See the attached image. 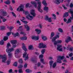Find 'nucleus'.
<instances>
[{
	"label": "nucleus",
	"instance_id": "f257e3e1",
	"mask_svg": "<svg viewBox=\"0 0 73 73\" xmlns=\"http://www.w3.org/2000/svg\"><path fill=\"white\" fill-rule=\"evenodd\" d=\"M31 15H32L33 16H32L29 14L27 15L26 17V18L28 19V20H32L33 19V17H35L36 16V13L35 12V11L33 10H32L30 12Z\"/></svg>",
	"mask_w": 73,
	"mask_h": 73
},
{
	"label": "nucleus",
	"instance_id": "f03ea898",
	"mask_svg": "<svg viewBox=\"0 0 73 73\" xmlns=\"http://www.w3.org/2000/svg\"><path fill=\"white\" fill-rule=\"evenodd\" d=\"M40 0H35L36 1H38L37 2V4L38 5V7H37V9L38 11L39 12L41 13H42L43 12V10L41 9V2L40 1Z\"/></svg>",
	"mask_w": 73,
	"mask_h": 73
},
{
	"label": "nucleus",
	"instance_id": "7ed1b4c3",
	"mask_svg": "<svg viewBox=\"0 0 73 73\" xmlns=\"http://www.w3.org/2000/svg\"><path fill=\"white\" fill-rule=\"evenodd\" d=\"M56 39H57V37H53L52 40V42L54 43V45H57L58 44L62 43V40H58L57 41H56Z\"/></svg>",
	"mask_w": 73,
	"mask_h": 73
},
{
	"label": "nucleus",
	"instance_id": "20e7f679",
	"mask_svg": "<svg viewBox=\"0 0 73 73\" xmlns=\"http://www.w3.org/2000/svg\"><path fill=\"white\" fill-rule=\"evenodd\" d=\"M68 13H70L71 15V17L66 22L67 24H69L70 23H72V20H73V10L72 9H70L68 11Z\"/></svg>",
	"mask_w": 73,
	"mask_h": 73
},
{
	"label": "nucleus",
	"instance_id": "39448f33",
	"mask_svg": "<svg viewBox=\"0 0 73 73\" xmlns=\"http://www.w3.org/2000/svg\"><path fill=\"white\" fill-rule=\"evenodd\" d=\"M24 5H21L19 6V7L17 9V11H19L21 12L22 11L23 12V13H24V12H25V10L24 9ZM19 9H20L19 10Z\"/></svg>",
	"mask_w": 73,
	"mask_h": 73
},
{
	"label": "nucleus",
	"instance_id": "423d86ee",
	"mask_svg": "<svg viewBox=\"0 0 73 73\" xmlns=\"http://www.w3.org/2000/svg\"><path fill=\"white\" fill-rule=\"evenodd\" d=\"M1 58H2V62H3V63H5L6 60H7V57H6V56H5V55H0V60Z\"/></svg>",
	"mask_w": 73,
	"mask_h": 73
},
{
	"label": "nucleus",
	"instance_id": "0eeeda50",
	"mask_svg": "<svg viewBox=\"0 0 73 73\" xmlns=\"http://www.w3.org/2000/svg\"><path fill=\"white\" fill-rule=\"evenodd\" d=\"M11 42L12 44V48H15L16 47V44H17V40H13L11 41Z\"/></svg>",
	"mask_w": 73,
	"mask_h": 73
},
{
	"label": "nucleus",
	"instance_id": "6e6552de",
	"mask_svg": "<svg viewBox=\"0 0 73 73\" xmlns=\"http://www.w3.org/2000/svg\"><path fill=\"white\" fill-rule=\"evenodd\" d=\"M43 54H41L39 56V58L40 59V61L43 64H45V62H44V59L42 58L44 57Z\"/></svg>",
	"mask_w": 73,
	"mask_h": 73
},
{
	"label": "nucleus",
	"instance_id": "1a4fd4ad",
	"mask_svg": "<svg viewBox=\"0 0 73 73\" xmlns=\"http://www.w3.org/2000/svg\"><path fill=\"white\" fill-rule=\"evenodd\" d=\"M38 47L39 48L41 49V48H46L47 46L46 45L44 44L43 43H40L39 44Z\"/></svg>",
	"mask_w": 73,
	"mask_h": 73
},
{
	"label": "nucleus",
	"instance_id": "9d476101",
	"mask_svg": "<svg viewBox=\"0 0 73 73\" xmlns=\"http://www.w3.org/2000/svg\"><path fill=\"white\" fill-rule=\"evenodd\" d=\"M27 52H25L23 54V58H25L24 59L25 61L27 60L29 58V57H28V54H27Z\"/></svg>",
	"mask_w": 73,
	"mask_h": 73
},
{
	"label": "nucleus",
	"instance_id": "9b49d317",
	"mask_svg": "<svg viewBox=\"0 0 73 73\" xmlns=\"http://www.w3.org/2000/svg\"><path fill=\"white\" fill-rule=\"evenodd\" d=\"M14 50H15V49L13 48H7L6 50V52L8 53H9L11 52L14 51Z\"/></svg>",
	"mask_w": 73,
	"mask_h": 73
},
{
	"label": "nucleus",
	"instance_id": "f8f14e48",
	"mask_svg": "<svg viewBox=\"0 0 73 73\" xmlns=\"http://www.w3.org/2000/svg\"><path fill=\"white\" fill-rule=\"evenodd\" d=\"M57 50L59 52H62V45H57Z\"/></svg>",
	"mask_w": 73,
	"mask_h": 73
},
{
	"label": "nucleus",
	"instance_id": "ddd939ff",
	"mask_svg": "<svg viewBox=\"0 0 73 73\" xmlns=\"http://www.w3.org/2000/svg\"><path fill=\"white\" fill-rule=\"evenodd\" d=\"M45 20L46 21H48L50 23L52 22V20H51V18L50 17L49 18V17L48 15H46L45 17L44 18Z\"/></svg>",
	"mask_w": 73,
	"mask_h": 73
},
{
	"label": "nucleus",
	"instance_id": "4468645a",
	"mask_svg": "<svg viewBox=\"0 0 73 73\" xmlns=\"http://www.w3.org/2000/svg\"><path fill=\"white\" fill-rule=\"evenodd\" d=\"M21 51V49L20 48H17L15 52V54H18Z\"/></svg>",
	"mask_w": 73,
	"mask_h": 73
},
{
	"label": "nucleus",
	"instance_id": "2eb2a0df",
	"mask_svg": "<svg viewBox=\"0 0 73 73\" xmlns=\"http://www.w3.org/2000/svg\"><path fill=\"white\" fill-rule=\"evenodd\" d=\"M72 41V39L70 37H68L67 39L65 40V42L66 43H68L69 41Z\"/></svg>",
	"mask_w": 73,
	"mask_h": 73
},
{
	"label": "nucleus",
	"instance_id": "dca6fc26",
	"mask_svg": "<svg viewBox=\"0 0 73 73\" xmlns=\"http://www.w3.org/2000/svg\"><path fill=\"white\" fill-rule=\"evenodd\" d=\"M43 10L45 11L46 13H48L49 11V7H46V6H45L43 8Z\"/></svg>",
	"mask_w": 73,
	"mask_h": 73
},
{
	"label": "nucleus",
	"instance_id": "f3484780",
	"mask_svg": "<svg viewBox=\"0 0 73 73\" xmlns=\"http://www.w3.org/2000/svg\"><path fill=\"white\" fill-rule=\"evenodd\" d=\"M54 2L56 4H60L61 3V0H54Z\"/></svg>",
	"mask_w": 73,
	"mask_h": 73
},
{
	"label": "nucleus",
	"instance_id": "a211bd4d",
	"mask_svg": "<svg viewBox=\"0 0 73 73\" xmlns=\"http://www.w3.org/2000/svg\"><path fill=\"white\" fill-rule=\"evenodd\" d=\"M22 48L25 51V52H26L27 50V47H26V46L25 45L24 43L22 44Z\"/></svg>",
	"mask_w": 73,
	"mask_h": 73
},
{
	"label": "nucleus",
	"instance_id": "6ab92c4d",
	"mask_svg": "<svg viewBox=\"0 0 73 73\" xmlns=\"http://www.w3.org/2000/svg\"><path fill=\"white\" fill-rule=\"evenodd\" d=\"M31 3L32 4H34V6L35 7V8H37V3L35 1H32L31 2Z\"/></svg>",
	"mask_w": 73,
	"mask_h": 73
},
{
	"label": "nucleus",
	"instance_id": "aec40b11",
	"mask_svg": "<svg viewBox=\"0 0 73 73\" xmlns=\"http://www.w3.org/2000/svg\"><path fill=\"white\" fill-rule=\"evenodd\" d=\"M24 26L25 27V28H26L27 31H28L29 30V29H30V28L29 26H28V25L27 24L25 25H24Z\"/></svg>",
	"mask_w": 73,
	"mask_h": 73
},
{
	"label": "nucleus",
	"instance_id": "412c9836",
	"mask_svg": "<svg viewBox=\"0 0 73 73\" xmlns=\"http://www.w3.org/2000/svg\"><path fill=\"white\" fill-rule=\"evenodd\" d=\"M53 63V61L52 60H50L49 62V64L50 65V69H52V65Z\"/></svg>",
	"mask_w": 73,
	"mask_h": 73
},
{
	"label": "nucleus",
	"instance_id": "4be33fe9",
	"mask_svg": "<svg viewBox=\"0 0 73 73\" xmlns=\"http://www.w3.org/2000/svg\"><path fill=\"white\" fill-rule=\"evenodd\" d=\"M20 38L21 40H23L24 41V40H27V37L26 36L20 37Z\"/></svg>",
	"mask_w": 73,
	"mask_h": 73
},
{
	"label": "nucleus",
	"instance_id": "5701e85b",
	"mask_svg": "<svg viewBox=\"0 0 73 73\" xmlns=\"http://www.w3.org/2000/svg\"><path fill=\"white\" fill-rule=\"evenodd\" d=\"M56 62L57 63H59V64H61L62 63V61L58 57L57 58V60H56Z\"/></svg>",
	"mask_w": 73,
	"mask_h": 73
},
{
	"label": "nucleus",
	"instance_id": "b1692460",
	"mask_svg": "<svg viewBox=\"0 0 73 73\" xmlns=\"http://www.w3.org/2000/svg\"><path fill=\"white\" fill-rule=\"evenodd\" d=\"M35 31L36 32H38L37 33V35H39L40 33L41 32V30L38 29H35Z\"/></svg>",
	"mask_w": 73,
	"mask_h": 73
},
{
	"label": "nucleus",
	"instance_id": "393cba45",
	"mask_svg": "<svg viewBox=\"0 0 73 73\" xmlns=\"http://www.w3.org/2000/svg\"><path fill=\"white\" fill-rule=\"evenodd\" d=\"M68 16H69V14L68 13L66 12L65 13H64V14L63 17L64 18L66 17H68Z\"/></svg>",
	"mask_w": 73,
	"mask_h": 73
},
{
	"label": "nucleus",
	"instance_id": "a878e982",
	"mask_svg": "<svg viewBox=\"0 0 73 73\" xmlns=\"http://www.w3.org/2000/svg\"><path fill=\"white\" fill-rule=\"evenodd\" d=\"M54 36V33L52 32L51 33L50 37V39H53V37Z\"/></svg>",
	"mask_w": 73,
	"mask_h": 73
},
{
	"label": "nucleus",
	"instance_id": "bb28decb",
	"mask_svg": "<svg viewBox=\"0 0 73 73\" xmlns=\"http://www.w3.org/2000/svg\"><path fill=\"white\" fill-rule=\"evenodd\" d=\"M4 3L6 4H11V1L10 0H7L6 1L4 2Z\"/></svg>",
	"mask_w": 73,
	"mask_h": 73
},
{
	"label": "nucleus",
	"instance_id": "cd10ccee",
	"mask_svg": "<svg viewBox=\"0 0 73 73\" xmlns=\"http://www.w3.org/2000/svg\"><path fill=\"white\" fill-rule=\"evenodd\" d=\"M2 15H3V16H6L7 15V12L2 11Z\"/></svg>",
	"mask_w": 73,
	"mask_h": 73
},
{
	"label": "nucleus",
	"instance_id": "c85d7f7f",
	"mask_svg": "<svg viewBox=\"0 0 73 73\" xmlns=\"http://www.w3.org/2000/svg\"><path fill=\"white\" fill-rule=\"evenodd\" d=\"M56 65H57V63L56 62H55L52 65V68H55Z\"/></svg>",
	"mask_w": 73,
	"mask_h": 73
},
{
	"label": "nucleus",
	"instance_id": "c756f323",
	"mask_svg": "<svg viewBox=\"0 0 73 73\" xmlns=\"http://www.w3.org/2000/svg\"><path fill=\"white\" fill-rule=\"evenodd\" d=\"M58 57L59 59H60L61 60H62L63 59H64L65 58V56H58Z\"/></svg>",
	"mask_w": 73,
	"mask_h": 73
},
{
	"label": "nucleus",
	"instance_id": "7c9ffc66",
	"mask_svg": "<svg viewBox=\"0 0 73 73\" xmlns=\"http://www.w3.org/2000/svg\"><path fill=\"white\" fill-rule=\"evenodd\" d=\"M8 56H9V58H11L12 57V53H9L8 54Z\"/></svg>",
	"mask_w": 73,
	"mask_h": 73
},
{
	"label": "nucleus",
	"instance_id": "2f4dec72",
	"mask_svg": "<svg viewBox=\"0 0 73 73\" xmlns=\"http://www.w3.org/2000/svg\"><path fill=\"white\" fill-rule=\"evenodd\" d=\"M45 51H46V50L45 49H42L41 50V53L42 54H44V53H45Z\"/></svg>",
	"mask_w": 73,
	"mask_h": 73
},
{
	"label": "nucleus",
	"instance_id": "473e14b6",
	"mask_svg": "<svg viewBox=\"0 0 73 73\" xmlns=\"http://www.w3.org/2000/svg\"><path fill=\"white\" fill-rule=\"evenodd\" d=\"M7 40H8V37L7 36H5L3 38L4 41H7Z\"/></svg>",
	"mask_w": 73,
	"mask_h": 73
},
{
	"label": "nucleus",
	"instance_id": "72a5a7b5",
	"mask_svg": "<svg viewBox=\"0 0 73 73\" xmlns=\"http://www.w3.org/2000/svg\"><path fill=\"white\" fill-rule=\"evenodd\" d=\"M29 50H32L33 49V46L32 45H30L29 46Z\"/></svg>",
	"mask_w": 73,
	"mask_h": 73
},
{
	"label": "nucleus",
	"instance_id": "f704fd0d",
	"mask_svg": "<svg viewBox=\"0 0 73 73\" xmlns=\"http://www.w3.org/2000/svg\"><path fill=\"white\" fill-rule=\"evenodd\" d=\"M33 62H34V63H36L37 62V58L36 59H33L31 60Z\"/></svg>",
	"mask_w": 73,
	"mask_h": 73
},
{
	"label": "nucleus",
	"instance_id": "c9c22d12",
	"mask_svg": "<svg viewBox=\"0 0 73 73\" xmlns=\"http://www.w3.org/2000/svg\"><path fill=\"white\" fill-rule=\"evenodd\" d=\"M42 40H43V41H46V40L47 39L46 37L44 36H42Z\"/></svg>",
	"mask_w": 73,
	"mask_h": 73
},
{
	"label": "nucleus",
	"instance_id": "e433bc0d",
	"mask_svg": "<svg viewBox=\"0 0 73 73\" xmlns=\"http://www.w3.org/2000/svg\"><path fill=\"white\" fill-rule=\"evenodd\" d=\"M42 3L44 5H47V3H46V1L45 0L43 1Z\"/></svg>",
	"mask_w": 73,
	"mask_h": 73
},
{
	"label": "nucleus",
	"instance_id": "4c0bfd02",
	"mask_svg": "<svg viewBox=\"0 0 73 73\" xmlns=\"http://www.w3.org/2000/svg\"><path fill=\"white\" fill-rule=\"evenodd\" d=\"M25 71L26 72H27V73H29L30 72H32V70H30L29 69H27L25 70Z\"/></svg>",
	"mask_w": 73,
	"mask_h": 73
},
{
	"label": "nucleus",
	"instance_id": "58836bf2",
	"mask_svg": "<svg viewBox=\"0 0 73 73\" xmlns=\"http://www.w3.org/2000/svg\"><path fill=\"white\" fill-rule=\"evenodd\" d=\"M18 62L20 64H23V61L22 59H20L18 60Z\"/></svg>",
	"mask_w": 73,
	"mask_h": 73
},
{
	"label": "nucleus",
	"instance_id": "ea45409f",
	"mask_svg": "<svg viewBox=\"0 0 73 73\" xmlns=\"http://www.w3.org/2000/svg\"><path fill=\"white\" fill-rule=\"evenodd\" d=\"M5 29V27L4 26H1L0 27V29L1 31H3V30H4Z\"/></svg>",
	"mask_w": 73,
	"mask_h": 73
},
{
	"label": "nucleus",
	"instance_id": "a19ab883",
	"mask_svg": "<svg viewBox=\"0 0 73 73\" xmlns=\"http://www.w3.org/2000/svg\"><path fill=\"white\" fill-rule=\"evenodd\" d=\"M18 64V63H17V62H16L14 63L13 64V66H15V67H17V66Z\"/></svg>",
	"mask_w": 73,
	"mask_h": 73
},
{
	"label": "nucleus",
	"instance_id": "79ce46f5",
	"mask_svg": "<svg viewBox=\"0 0 73 73\" xmlns=\"http://www.w3.org/2000/svg\"><path fill=\"white\" fill-rule=\"evenodd\" d=\"M7 65H8L11 63V60L9 59L7 61Z\"/></svg>",
	"mask_w": 73,
	"mask_h": 73
},
{
	"label": "nucleus",
	"instance_id": "37998d69",
	"mask_svg": "<svg viewBox=\"0 0 73 73\" xmlns=\"http://www.w3.org/2000/svg\"><path fill=\"white\" fill-rule=\"evenodd\" d=\"M14 36L15 37H16V36H19L20 35L19 34V33H16V34H14Z\"/></svg>",
	"mask_w": 73,
	"mask_h": 73
},
{
	"label": "nucleus",
	"instance_id": "c03bdc74",
	"mask_svg": "<svg viewBox=\"0 0 73 73\" xmlns=\"http://www.w3.org/2000/svg\"><path fill=\"white\" fill-rule=\"evenodd\" d=\"M4 44V42L3 40H2L0 41V45H3Z\"/></svg>",
	"mask_w": 73,
	"mask_h": 73
},
{
	"label": "nucleus",
	"instance_id": "a18cd8bd",
	"mask_svg": "<svg viewBox=\"0 0 73 73\" xmlns=\"http://www.w3.org/2000/svg\"><path fill=\"white\" fill-rule=\"evenodd\" d=\"M18 73H23V70L22 69V68L19 69L18 70Z\"/></svg>",
	"mask_w": 73,
	"mask_h": 73
},
{
	"label": "nucleus",
	"instance_id": "49530a36",
	"mask_svg": "<svg viewBox=\"0 0 73 73\" xmlns=\"http://www.w3.org/2000/svg\"><path fill=\"white\" fill-rule=\"evenodd\" d=\"M52 17H54V18H53V19H54V20H56V15L54 14H52Z\"/></svg>",
	"mask_w": 73,
	"mask_h": 73
},
{
	"label": "nucleus",
	"instance_id": "de8ad7c7",
	"mask_svg": "<svg viewBox=\"0 0 73 73\" xmlns=\"http://www.w3.org/2000/svg\"><path fill=\"white\" fill-rule=\"evenodd\" d=\"M12 33V32H9L7 33V35L8 36H9L11 35V34Z\"/></svg>",
	"mask_w": 73,
	"mask_h": 73
},
{
	"label": "nucleus",
	"instance_id": "09e8293b",
	"mask_svg": "<svg viewBox=\"0 0 73 73\" xmlns=\"http://www.w3.org/2000/svg\"><path fill=\"white\" fill-rule=\"evenodd\" d=\"M21 21H22V22H23V23H24V24H27L28 23V22H27V21H23L21 19Z\"/></svg>",
	"mask_w": 73,
	"mask_h": 73
},
{
	"label": "nucleus",
	"instance_id": "8fccbe9b",
	"mask_svg": "<svg viewBox=\"0 0 73 73\" xmlns=\"http://www.w3.org/2000/svg\"><path fill=\"white\" fill-rule=\"evenodd\" d=\"M11 46V44H10V43H8L7 44V48H9V46Z\"/></svg>",
	"mask_w": 73,
	"mask_h": 73
},
{
	"label": "nucleus",
	"instance_id": "3c124183",
	"mask_svg": "<svg viewBox=\"0 0 73 73\" xmlns=\"http://www.w3.org/2000/svg\"><path fill=\"white\" fill-rule=\"evenodd\" d=\"M21 35H23L24 36L26 35L25 33L23 31H21L20 32Z\"/></svg>",
	"mask_w": 73,
	"mask_h": 73
},
{
	"label": "nucleus",
	"instance_id": "603ef678",
	"mask_svg": "<svg viewBox=\"0 0 73 73\" xmlns=\"http://www.w3.org/2000/svg\"><path fill=\"white\" fill-rule=\"evenodd\" d=\"M38 27L39 28H40V29H42V24H39L38 25Z\"/></svg>",
	"mask_w": 73,
	"mask_h": 73
},
{
	"label": "nucleus",
	"instance_id": "864d4df0",
	"mask_svg": "<svg viewBox=\"0 0 73 73\" xmlns=\"http://www.w3.org/2000/svg\"><path fill=\"white\" fill-rule=\"evenodd\" d=\"M58 31L61 33H62L63 32V30L61 28H59Z\"/></svg>",
	"mask_w": 73,
	"mask_h": 73
},
{
	"label": "nucleus",
	"instance_id": "5fc2aeb1",
	"mask_svg": "<svg viewBox=\"0 0 73 73\" xmlns=\"http://www.w3.org/2000/svg\"><path fill=\"white\" fill-rule=\"evenodd\" d=\"M39 40V36H35V40Z\"/></svg>",
	"mask_w": 73,
	"mask_h": 73
},
{
	"label": "nucleus",
	"instance_id": "6e6d98bb",
	"mask_svg": "<svg viewBox=\"0 0 73 73\" xmlns=\"http://www.w3.org/2000/svg\"><path fill=\"white\" fill-rule=\"evenodd\" d=\"M23 67V66L22 65L20 64L18 68H22Z\"/></svg>",
	"mask_w": 73,
	"mask_h": 73
},
{
	"label": "nucleus",
	"instance_id": "4d7b16f0",
	"mask_svg": "<svg viewBox=\"0 0 73 73\" xmlns=\"http://www.w3.org/2000/svg\"><path fill=\"white\" fill-rule=\"evenodd\" d=\"M62 6L63 7V8H64V9L65 10H66V9H67V8L66 7H65V6L64 5H62Z\"/></svg>",
	"mask_w": 73,
	"mask_h": 73
},
{
	"label": "nucleus",
	"instance_id": "13d9d810",
	"mask_svg": "<svg viewBox=\"0 0 73 73\" xmlns=\"http://www.w3.org/2000/svg\"><path fill=\"white\" fill-rule=\"evenodd\" d=\"M11 13L13 16H14V17H16V14H15V13L13 12H12Z\"/></svg>",
	"mask_w": 73,
	"mask_h": 73
},
{
	"label": "nucleus",
	"instance_id": "bf43d9fd",
	"mask_svg": "<svg viewBox=\"0 0 73 73\" xmlns=\"http://www.w3.org/2000/svg\"><path fill=\"white\" fill-rule=\"evenodd\" d=\"M36 38V36H33L32 37V39L35 40Z\"/></svg>",
	"mask_w": 73,
	"mask_h": 73
},
{
	"label": "nucleus",
	"instance_id": "052dcab7",
	"mask_svg": "<svg viewBox=\"0 0 73 73\" xmlns=\"http://www.w3.org/2000/svg\"><path fill=\"white\" fill-rule=\"evenodd\" d=\"M68 55H69V57H72V56H73V53H70V54H69Z\"/></svg>",
	"mask_w": 73,
	"mask_h": 73
},
{
	"label": "nucleus",
	"instance_id": "680f3d73",
	"mask_svg": "<svg viewBox=\"0 0 73 73\" xmlns=\"http://www.w3.org/2000/svg\"><path fill=\"white\" fill-rule=\"evenodd\" d=\"M40 65H41V63H40V62H38L37 64L38 67H39V66H40Z\"/></svg>",
	"mask_w": 73,
	"mask_h": 73
},
{
	"label": "nucleus",
	"instance_id": "e2e57ef3",
	"mask_svg": "<svg viewBox=\"0 0 73 73\" xmlns=\"http://www.w3.org/2000/svg\"><path fill=\"white\" fill-rule=\"evenodd\" d=\"M14 27H10L9 28L10 31H11L13 29Z\"/></svg>",
	"mask_w": 73,
	"mask_h": 73
},
{
	"label": "nucleus",
	"instance_id": "0e129e2a",
	"mask_svg": "<svg viewBox=\"0 0 73 73\" xmlns=\"http://www.w3.org/2000/svg\"><path fill=\"white\" fill-rule=\"evenodd\" d=\"M70 8H73V4L71 3L70 4Z\"/></svg>",
	"mask_w": 73,
	"mask_h": 73
},
{
	"label": "nucleus",
	"instance_id": "69168bd1",
	"mask_svg": "<svg viewBox=\"0 0 73 73\" xmlns=\"http://www.w3.org/2000/svg\"><path fill=\"white\" fill-rule=\"evenodd\" d=\"M69 50L70 51H71V52H72L73 50V48H70Z\"/></svg>",
	"mask_w": 73,
	"mask_h": 73
},
{
	"label": "nucleus",
	"instance_id": "338daca9",
	"mask_svg": "<svg viewBox=\"0 0 73 73\" xmlns=\"http://www.w3.org/2000/svg\"><path fill=\"white\" fill-rule=\"evenodd\" d=\"M28 65V64H27V63H25L24 65V67L25 68H27V65Z\"/></svg>",
	"mask_w": 73,
	"mask_h": 73
},
{
	"label": "nucleus",
	"instance_id": "774afa93",
	"mask_svg": "<svg viewBox=\"0 0 73 73\" xmlns=\"http://www.w3.org/2000/svg\"><path fill=\"white\" fill-rule=\"evenodd\" d=\"M13 72V70L12 69H10L9 70V73H12Z\"/></svg>",
	"mask_w": 73,
	"mask_h": 73
}]
</instances>
